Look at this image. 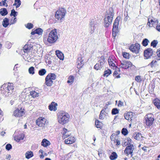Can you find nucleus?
<instances>
[{
  "label": "nucleus",
  "mask_w": 160,
  "mask_h": 160,
  "mask_svg": "<svg viewBox=\"0 0 160 160\" xmlns=\"http://www.w3.org/2000/svg\"><path fill=\"white\" fill-rule=\"evenodd\" d=\"M69 118V115L67 112H61L58 115V122L59 123L62 125L68 122Z\"/></svg>",
  "instance_id": "nucleus-1"
},
{
  "label": "nucleus",
  "mask_w": 160,
  "mask_h": 160,
  "mask_svg": "<svg viewBox=\"0 0 160 160\" xmlns=\"http://www.w3.org/2000/svg\"><path fill=\"white\" fill-rule=\"evenodd\" d=\"M56 31V29H55L50 32L47 39L48 42L53 44L56 42L58 38Z\"/></svg>",
  "instance_id": "nucleus-2"
},
{
  "label": "nucleus",
  "mask_w": 160,
  "mask_h": 160,
  "mask_svg": "<svg viewBox=\"0 0 160 160\" xmlns=\"http://www.w3.org/2000/svg\"><path fill=\"white\" fill-rule=\"evenodd\" d=\"M120 18V17H118L114 22L112 29V35L113 37H115L118 32V26Z\"/></svg>",
  "instance_id": "nucleus-3"
},
{
  "label": "nucleus",
  "mask_w": 160,
  "mask_h": 160,
  "mask_svg": "<svg viewBox=\"0 0 160 160\" xmlns=\"http://www.w3.org/2000/svg\"><path fill=\"white\" fill-rule=\"evenodd\" d=\"M145 120L146 125L151 126L153 124L154 120L153 115L151 113L147 114L145 116Z\"/></svg>",
  "instance_id": "nucleus-4"
},
{
  "label": "nucleus",
  "mask_w": 160,
  "mask_h": 160,
  "mask_svg": "<svg viewBox=\"0 0 160 160\" xmlns=\"http://www.w3.org/2000/svg\"><path fill=\"white\" fill-rule=\"evenodd\" d=\"M113 14L112 12L108 14L104 18V25L105 27H108L112 22Z\"/></svg>",
  "instance_id": "nucleus-5"
},
{
  "label": "nucleus",
  "mask_w": 160,
  "mask_h": 160,
  "mask_svg": "<svg viewBox=\"0 0 160 160\" xmlns=\"http://www.w3.org/2000/svg\"><path fill=\"white\" fill-rule=\"evenodd\" d=\"M36 124L40 127H44L48 125V121L47 120L42 117L38 118L36 120Z\"/></svg>",
  "instance_id": "nucleus-6"
},
{
  "label": "nucleus",
  "mask_w": 160,
  "mask_h": 160,
  "mask_svg": "<svg viewBox=\"0 0 160 160\" xmlns=\"http://www.w3.org/2000/svg\"><path fill=\"white\" fill-rule=\"evenodd\" d=\"M66 11L63 8H61L58 10L56 12L55 17L58 20L64 18L66 13Z\"/></svg>",
  "instance_id": "nucleus-7"
},
{
  "label": "nucleus",
  "mask_w": 160,
  "mask_h": 160,
  "mask_svg": "<svg viewBox=\"0 0 160 160\" xmlns=\"http://www.w3.org/2000/svg\"><path fill=\"white\" fill-rule=\"evenodd\" d=\"M135 114L132 112H128L124 114L125 118L129 122H132L135 118Z\"/></svg>",
  "instance_id": "nucleus-8"
},
{
  "label": "nucleus",
  "mask_w": 160,
  "mask_h": 160,
  "mask_svg": "<svg viewBox=\"0 0 160 160\" xmlns=\"http://www.w3.org/2000/svg\"><path fill=\"white\" fill-rule=\"evenodd\" d=\"M121 63L120 67L123 69L128 68L132 64L131 62L128 60L122 61L121 62Z\"/></svg>",
  "instance_id": "nucleus-9"
},
{
  "label": "nucleus",
  "mask_w": 160,
  "mask_h": 160,
  "mask_svg": "<svg viewBox=\"0 0 160 160\" xmlns=\"http://www.w3.org/2000/svg\"><path fill=\"white\" fill-rule=\"evenodd\" d=\"M140 49V45L138 43L132 45L129 48V49L131 51L136 53H138Z\"/></svg>",
  "instance_id": "nucleus-10"
},
{
  "label": "nucleus",
  "mask_w": 160,
  "mask_h": 160,
  "mask_svg": "<svg viewBox=\"0 0 160 160\" xmlns=\"http://www.w3.org/2000/svg\"><path fill=\"white\" fill-rule=\"evenodd\" d=\"M110 138L111 141H113L114 143H115L116 146H118L120 144V141L118 139V137L116 135L115 133H112Z\"/></svg>",
  "instance_id": "nucleus-11"
},
{
  "label": "nucleus",
  "mask_w": 160,
  "mask_h": 160,
  "mask_svg": "<svg viewBox=\"0 0 160 160\" xmlns=\"http://www.w3.org/2000/svg\"><path fill=\"white\" fill-rule=\"evenodd\" d=\"M115 59V57L112 56L109 57L108 59V63L110 66L113 69L116 68L117 67L115 64L116 61Z\"/></svg>",
  "instance_id": "nucleus-12"
},
{
  "label": "nucleus",
  "mask_w": 160,
  "mask_h": 160,
  "mask_svg": "<svg viewBox=\"0 0 160 160\" xmlns=\"http://www.w3.org/2000/svg\"><path fill=\"white\" fill-rule=\"evenodd\" d=\"M13 84L12 83H8L7 87L5 90L6 92L7 93L8 96L12 94L13 92Z\"/></svg>",
  "instance_id": "nucleus-13"
},
{
  "label": "nucleus",
  "mask_w": 160,
  "mask_h": 160,
  "mask_svg": "<svg viewBox=\"0 0 160 160\" xmlns=\"http://www.w3.org/2000/svg\"><path fill=\"white\" fill-rule=\"evenodd\" d=\"M133 151V148L132 146H127L124 150V153L127 156L129 155H131L132 157V153Z\"/></svg>",
  "instance_id": "nucleus-14"
},
{
  "label": "nucleus",
  "mask_w": 160,
  "mask_h": 160,
  "mask_svg": "<svg viewBox=\"0 0 160 160\" xmlns=\"http://www.w3.org/2000/svg\"><path fill=\"white\" fill-rule=\"evenodd\" d=\"M153 54V51L152 49L148 48L145 50L144 51V56L146 59L149 58Z\"/></svg>",
  "instance_id": "nucleus-15"
},
{
  "label": "nucleus",
  "mask_w": 160,
  "mask_h": 160,
  "mask_svg": "<svg viewBox=\"0 0 160 160\" xmlns=\"http://www.w3.org/2000/svg\"><path fill=\"white\" fill-rule=\"evenodd\" d=\"M158 22L157 19L154 18L153 19H148V22L147 25L150 27H154V26H157L158 23Z\"/></svg>",
  "instance_id": "nucleus-16"
},
{
  "label": "nucleus",
  "mask_w": 160,
  "mask_h": 160,
  "mask_svg": "<svg viewBox=\"0 0 160 160\" xmlns=\"http://www.w3.org/2000/svg\"><path fill=\"white\" fill-rule=\"evenodd\" d=\"M24 113L23 110L22 108L20 110L17 108L14 111L13 115L16 117H20L22 116Z\"/></svg>",
  "instance_id": "nucleus-17"
},
{
  "label": "nucleus",
  "mask_w": 160,
  "mask_h": 160,
  "mask_svg": "<svg viewBox=\"0 0 160 160\" xmlns=\"http://www.w3.org/2000/svg\"><path fill=\"white\" fill-rule=\"evenodd\" d=\"M134 138L137 140H140L143 138L142 134L139 132H136L133 135Z\"/></svg>",
  "instance_id": "nucleus-18"
},
{
  "label": "nucleus",
  "mask_w": 160,
  "mask_h": 160,
  "mask_svg": "<svg viewBox=\"0 0 160 160\" xmlns=\"http://www.w3.org/2000/svg\"><path fill=\"white\" fill-rule=\"evenodd\" d=\"M56 78V76L54 73H49L46 77L45 80H54Z\"/></svg>",
  "instance_id": "nucleus-19"
},
{
  "label": "nucleus",
  "mask_w": 160,
  "mask_h": 160,
  "mask_svg": "<svg viewBox=\"0 0 160 160\" xmlns=\"http://www.w3.org/2000/svg\"><path fill=\"white\" fill-rule=\"evenodd\" d=\"M75 138L74 137H72L69 138L68 139H66L64 142L65 144H70L74 143L75 142Z\"/></svg>",
  "instance_id": "nucleus-20"
},
{
  "label": "nucleus",
  "mask_w": 160,
  "mask_h": 160,
  "mask_svg": "<svg viewBox=\"0 0 160 160\" xmlns=\"http://www.w3.org/2000/svg\"><path fill=\"white\" fill-rule=\"evenodd\" d=\"M71 133H70L69 131H68L67 129L66 128H63V132L62 134V138L65 139L69 136Z\"/></svg>",
  "instance_id": "nucleus-21"
},
{
  "label": "nucleus",
  "mask_w": 160,
  "mask_h": 160,
  "mask_svg": "<svg viewBox=\"0 0 160 160\" xmlns=\"http://www.w3.org/2000/svg\"><path fill=\"white\" fill-rule=\"evenodd\" d=\"M154 105L158 109H160V100L158 98H155L153 100Z\"/></svg>",
  "instance_id": "nucleus-22"
},
{
  "label": "nucleus",
  "mask_w": 160,
  "mask_h": 160,
  "mask_svg": "<svg viewBox=\"0 0 160 160\" xmlns=\"http://www.w3.org/2000/svg\"><path fill=\"white\" fill-rule=\"evenodd\" d=\"M24 137V134H21L18 135L14 136V140L17 142H19L20 140L23 139Z\"/></svg>",
  "instance_id": "nucleus-23"
},
{
  "label": "nucleus",
  "mask_w": 160,
  "mask_h": 160,
  "mask_svg": "<svg viewBox=\"0 0 160 160\" xmlns=\"http://www.w3.org/2000/svg\"><path fill=\"white\" fill-rule=\"evenodd\" d=\"M98 63L100 64V67L102 68L103 67L104 64L105 62V59L104 56H102L98 58Z\"/></svg>",
  "instance_id": "nucleus-24"
},
{
  "label": "nucleus",
  "mask_w": 160,
  "mask_h": 160,
  "mask_svg": "<svg viewBox=\"0 0 160 160\" xmlns=\"http://www.w3.org/2000/svg\"><path fill=\"white\" fill-rule=\"evenodd\" d=\"M95 124L96 127L97 128H99L101 129L104 126V124L102 122H100L98 120H95Z\"/></svg>",
  "instance_id": "nucleus-25"
},
{
  "label": "nucleus",
  "mask_w": 160,
  "mask_h": 160,
  "mask_svg": "<svg viewBox=\"0 0 160 160\" xmlns=\"http://www.w3.org/2000/svg\"><path fill=\"white\" fill-rule=\"evenodd\" d=\"M57 104L55 102H52L50 105L49 106L48 108L50 111H56L57 110Z\"/></svg>",
  "instance_id": "nucleus-26"
},
{
  "label": "nucleus",
  "mask_w": 160,
  "mask_h": 160,
  "mask_svg": "<svg viewBox=\"0 0 160 160\" xmlns=\"http://www.w3.org/2000/svg\"><path fill=\"white\" fill-rule=\"evenodd\" d=\"M77 68H78L82 67L84 64L83 60L81 58H78L77 61Z\"/></svg>",
  "instance_id": "nucleus-27"
},
{
  "label": "nucleus",
  "mask_w": 160,
  "mask_h": 160,
  "mask_svg": "<svg viewBox=\"0 0 160 160\" xmlns=\"http://www.w3.org/2000/svg\"><path fill=\"white\" fill-rule=\"evenodd\" d=\"M50 144V142L46 139H43L41 142V145L44 147H46Z\"/></svg>",
  "instance_id": "nucleus-28"
},
{
  "label": "nucleus",
  "mask_w": 160,
  "mask_h": 160,
  "mask_svg": "<svg viewBox=\"0 0 160 160\" xmlns=\"http://www.w3.org/2000/svg\"><path fill=\"white\" fill-rule=\"evenodd\" d=\"M9 19L7 18H5L3 19L2 22V25L5 28L7 27L9 25Z\"/></svg>",
  "instance_id": "nucleus-29"
},
{
  "label": "nucleus",
  "mask_w": 160,
  "mask_h": 160,
  "mask_svg": "<svg viewBox=\"0 0 160 160\" xmlns=\"http://www.w3.org/2000/svg\"><path fill=\"white\" fill-rule=\"evenodd\" d=\"M25 157L27 159H29L33 156V153L32 151H28L25 154Z\"/></svg>",
  "instance_id": "nucleus-30"
},
{
  "label": "nucleus",
  "mask_w": 160,
  "mask_h": 160,
  "mask_svg": "<svg viewBox=\"0 0 160 160\" xmlns=\"http://www.w3.org/2000/svg\"><path fill=\"white\" fill-rule=\"evenodd\" d=\"M105 111L104 109H102L100 112L99 115V118L100 119L102 120L104 119V117L105 116Z\"/></svg>",
  "instance_id": "nucleus-31"
},
{
  "label": "nucleus",
  "mask_w": 160,
  "mask_h": 160,
  "mask_svg": "<svg viewBox=\"0 0 160 160\" xmlns=\"http://www.w3.org/2000/svg\"><path fill=\"white\" fill-rule=\"evenodd\" d=\"M118 157L116 153L115 152H113L110 156V159L111 160H114L116 159Z\"/></svg>",
  "instance_id": "nucleus-32"
},
{
  "label": "nucleus",
  "mask_w": 160,
  "mask_h": 160,
  "mask_svg": "<svg viewBox=\"0 0 160 160\" xmlns=\"http://www.w3.org/2000/svg\"><path fill=\"white\" fill-rule=\"evenodd\" d=\"M8 12L5 8H2L0 9V13L2 16H5L8 14Z\"/></svg>",
  "instance_id": "nucleus-33"
},
{
  "label": "nucleus",
  "mask_w": 160,
  "mask_h": 160,
  "mask_svg": "<svg viewBox=\"0 0 160 160\" xmlns=\"http://www.w3.org/2000/svg\"><path fill=\"white\" fill-rule=\"evenodd\" d=\"M156 58L152 60L151 62L148 65L149 66H150L151 67L153 68L155 67L156 65L157 64V61L156 60Z\"/></svg>",
  "instance_id": "nucleus-34"
},
{
  "label": "nucleus",
  "mask_w": 160,
  "mask_h": 160,
  "mask_svg": "<svg viewBox=\"0 0 160 160\" xmlns=\"http://www.w3.org/2000/svg\"><path fill=\"white\" fill-rule=\"evenodd\" d=\"M30 95L33 98L38 97L39 95V93L36 92L35 91H32L30 92Z\"/></svg>",
  "instance_id": "nucleus-35"
},
{
  "label": "nucleus",
  "mask_w": 160,
  "mask_h": 160,
  "mask_svg": "<svg viewBox=\"0 0 160 160\" xmlns=\"http://www.w3.org/2000/svg\"><path fill=\"white\" fill-rule=\"evenodd\" d=\"M30 47H28V45H26L23 47V50L24 53H28L30 52Z\"/></svg>",
  "instance_id": "nucleus-36"
},
{
  "label": "nucleus",
  "mask_w": 160,
  "mask_h": 160,
  "mask_svg": "<svg viewBox=\"0 0 160 160\" xmlns=\"http://www.w3.org/2000/svg\"><path fill=\"white\" fill-rule=\"evenodd\" d=\"M57 54V56L61 59L63 60L64 58L63 53L61 52H59L58 51H56V52Z\"/></svg>",
  "instance_id": "nucleus-37"
},
{
  "label": "nucleus",
  "mask_w": 160,
  "mask_h": 160,
  "mask_svg": "<svg viewBox=\"0 0 160 160\" xmlns=\"http://www.w3.org/2000/svg\"><path fill=\"white\" fill-rule=\"evenodd\" d=\"M154 87L152 85H150L149 86V92L151 94H152L154 93Z\"/></svg>",
  "instance_id": "nucleus-38"
},
{
  "label": "nucleus",
  "mask_w": 160,
  "mask_h": 160,
  "mask_svg": "<svg viewBox=\"0 0 160 160\" xmlns=\"http://www.w3.org/2000/svg\"><path fill=\"white\" fill-rule=\"evenodd\" d=\"M121 133L122 135L126 136L128 133V132L126 128H123L122 130Z\"/></svg>",
  "instance_id": "nucleus-39"
},
{
  "label": "nucleus",
  "mask_w": 160,
  "mask_h": 160,
  "mask_svg": "<svg viewBox=\"0 0 160 160\" xmlns=\"http://www.w3.org/2000/svg\"><path fill=\"white\" fill-rule=\"evenodd\" d=\"M21 4V1L20 0H15V3L13 4V6H16V8L19 7Z\"/></svg>",
  "instance_id": "nucleus-40"
},
{
  "label": "nucleus",
  "mask_w": 160,
  "mask_h": 160,
  "mask_svg": "<svg viewBox=\"0 0 160 160\" xmlns=\"http://www.w3.org/2000/svg\"><path fill=\"white\" fill-rule=\"evenodd\" d=\"M149 42V40L145 38L143 40L142 44L143 46L146 47L147 46Z\"/></svg>",
  "instance_id": "nucleus-41"
},
{
  "label": "nucleus",
  "mask_w": 160,
  "mask_h": 160,
  "mask_svg": "<svg viewBox=\"0 0 160 160\" xmlns=\"http://www.w3.org/2000/svg\"><path fill=\"white\" fill-rule=\"evenodd\" d=\"M46 72V70L44 69H42L38 72L39 74L41 76L44 75Z\"/></svg>",
  "instance_id": "nucleus-42"
},
{
  "label": "nucleus",
  "mask_w": 160,
  "mask_h": 160,
  "mask_svg": "<svg viewBox=\"0 0 160 160\" xmlns=\"http://www.w3.org/2000/svg\"><path fill=\"white\" fill-rule=\"evenodd\" d=\"M119 110L117 108L112 109V115H116L119 113Z\"/></svg>",
  "instance_id": "nucleus-43"
},
{
  "label": "nucleus",
  "mask_w": 160,
  "mask_h": 160,
  "mask_svg": "<svg viewBox=\"0 0 160 160\" xmlns=\"http://www.w3.org/2000/svg\"><path fill=\"white\" fill-rule=\"evenodd\" d=\"M111 73V71L109 69H108L107 70H106L104 71V76L108 77V76Z\"/></svg>",
  "instance_id": "nucleus-44"
},
{
  "label": "nucleus",
  "mask_w": 160,
  "mask_h": 160,
  "mask_svg": "<svg viewBox=\"0 0 160 160\" xmlns=\"http://www.w3.org/2000/svg\"><path fill=\"white\" fill-rule=\"evenodd\" d=\"M36 34L39 35H41L42 33L43 30L40 28H38L35 30Z\"/></svg>",
  "instance_id": "nucleus-45"
},
{
  "label": "nucleus",
  "mask_w": 160,
  "mask_h": 160,
  "mask_svg": "<svg viewBox=\"0 0 160 160\" xmlns=\"http://www.w3.org/2000/svg\"><path fill=\"white\" fill-rule=\"evenodd\" d=\"M124 15L125 16V18H124V21H125L126 22L127 20L130 19V17L128 15V13L127 12H124Z\"/></svg>",
  "instance_id": "nucleus-46"
},
{
  "label": "nucleus",
  "mask_w": 160,
  "mask_h": 160,
  "mask_svg": "<svg viewBox=\"0 0 160 160\" xmlns=\"http://www.w3.org/2000/svg\"><path fill=\"white\" fill-rule=\"evenodd\" d=\"M18 14V12H16L14 9H12L11 11V13L10 14V16H13L14 17H15L17 16Z\"/></svg>",
  "instance_id": "nucleus-47"
},
{
  "label": "nucleus",
  "mask_w": 160,
  "mask_h": 160,
  "mask_svg": "<svg viewBox=\"0 0 160 160\" xmlns=\"http://www.w3.org/2000/svg\"><path fill=\"white\" fill-rule=\"evenodd\" d=\"M158 42L157 40H154L152 42L151 45V46H153V48H155L158 44Z\"/></svg>",
  "instance_id": "nucleus-48"
},
{
  "label": "nucleus",
  "mask_w": 160,
  "mask_h": 160,
  "mask_svg": "<svg viewBox=\"0 0 160 160\" xmlns=\"http://www.w3.org/2000/svg\"><path fill=\"white\" fill-rule=\"evenodd\" d=\"M97 22L96 21H92L91 22V27H93V29H94V28L95 27V25L97 24Z\"/></svg>",
  "instance_id": "nucleus-49"
},
{
  "label": "nucleus",
  "mask_w": 160,
  "mask_h": 160,
  "mask_svg": "<svg viewBox=\"0 0 160 160\" xmlns=\"http://www.w3.org/2000/svg\"><path fill=\"white\" fill-rule=\"evenodd\" d=\"M34 68L33 67H31L28 69V72L30 74H33L34 73Z\"/></svg>",
  "instance_id": "nucleus-50"
},
{
  "label": "nucleus",
  "mask_w": 160,
  "mask_h": 160,
  "mask_svg": "<svg viewBox=\"0 0 160 160\" xmlns=\"http://www.w3.org/2000/svg\"><path fill=\"white\" fill-rule=\"evenodd\" d=\"M53 81H46V84L48 86H51L53 83Z\"/></svg>",
  "instance_id": "nucleus-51"
},
{
  "label": "nucleus",
  "mask_w": 160,
  "mask_h": 160,
  "mask_svg": "<svg viewBox=\"0 0 160 160\" xmlns=\"http://www.w3.org/2000/svg\"><path fill=\"white\" fill-rule=\"evenodd\" d=\"M33 25L31 23H28L26 27L27 28L29 29H30L33 28Z\"/></svg>",
  "instance_id": "nucleus-52"
},
{
  "label": "nucleus",
  "mask_w": 160,
  "mask_h": 160,
  "mask_svg": "<svg viewBox=\"0 0 160 160\" xmlns=\"http://www.w3.org/2000/svg\"><path fill=\"white\" fill-rule=\"evenodd\" d=\"M100 64L99 63H97L94 66V68L97 70H98L99 69H100L101 68H102L99 67H100Z\"/></svg>",
  "instance_id": "nucleus-53"
},
{
  "label": "nucleus",
  "mask_w": 160,
  "mask_h": 160,
  "mask_svg": "<svg viewBox=\"0 0 160 160\" xmlns=\"http://www.w3.org/2000/svg\"><path fill=\"white\" fill-rule=\"evenodd\" d=\"M12 148V145L10 144H7L6 146V149L8 151L11 149Z\"/></svg>",
  "instance_id": "nucleus-54"
},
{
  "label": "nucleus",
  "mask_w": 160,
  "mask_h": 160,
  "mask_svg": "<svg viewBox=\"0 0 160 160\" xmlns=\"http://www.w3.org/2000/svg\"><path fill=\"white\" fill-rule=\"evenodd\" d=\"M123 56L126 58H128L129 57V54L127 52H124L123 53Z\"/></svg>",
  "instance_id": "nucleus-55"
},
{
  "label": "nucleus",
  "mask_w": 160,
  "mask_h": 160,
  "mask_svg": "<svg viewBox=\"0 0 160 160\" xmlns=\"http://www.w3.org/2000/svg\"><path fill=\"white\" fill-rule=\"evenodd\" d=\"M118 107H121L123 106V102H122L120 100H119L118 102V103L117 105Z\"/></svg>",
  "instance_id": "nucleus-56"
},
{
  "label": "nucleus",
  "mask_w": 160,
  "mask_h": 160,
  "mask_svg": "<svg viewBox=\"0 0 160 160\" xmlns=\"http://www.w3.org/2000/svg\"><path fill=\"white\" fill-rule=\"evenodd\" d=\"M158 58H160V50H157L156 52ZM157 60H160V58L159 59H157Z\"/></svg>",
  "instance_id": "nucleus-57"
},
{
  "label": "nucleus",
  "mask_w": 160,
  "mask_h": 160,
  "mask_svg": "<svg viewBox=\"0 0 160 160\" xmlns=\"http://www.w3.org/2000/svg\"><path fill=\"white\" fill-rule=\"evenodd\" d=\"M114 76L115 77H116L117 78H120V75H117V72L115 71L113 73Z\"/></svg>",
  "instance_id": "nucleus-58"
},
{
  "label": "nucleus",
  "mask_w": 160,
  "mask_h": 160,
  "mask_svg": "<svg viewBox=\"0 0 160 160\" xmlns=\"http://www.w3.org/2000/svg\"><path fill=\"white\" fill-rule=\"evenodd\" d=\"M74 79V77L73 76H70L68 78V80H73Z\"/></svg>",
  "instance_id": "nucleus-59"
},
{
  "label": "nucleus",
  "mask_w": 160,
  "mask_h": 160,
  "mask_svg": "<svg viewBox=\"0 0 160 160\" xmlns=\"http://www.w3.org/2000/svg\"><path fill=\"white\" fill-rule=\"evenodd\" d=\"M156 29L159 32H160V24H158L156 26Z\"/></svg>",
  "instance_id": "nucleus-60"
},
{
  "label": "nucleus",
  "mask_w": 160,
  "mask_h": 160,
  "mask_svg": "<svg viewBox=\"0 0 160 160\" xmlns=\"http://www.w3.org/2000/svg\"><path fill=\"white\" fill-rule=\"evenodd\" d=\"M141 77L139 76H136L135 78V80H141Z\"/></svg>",
  "instance_id": "nucleus-61"
},
{
  "label": "nucleus",
  "mask_w": 160,
  "mask_h": 160,
  "mask_svg": "<svg viewBox=\"0 0 160 160\" xmlns=\"http://www.w3.org/2000/svg\"><path fill=\"white\" fill-rule=\"evenodd\" d=\"M148 148L147 147H144L142 148V149L144 151L147 152V148Z\"/></svg>",
  "instance_id": "nucleus-62"
},
{
  "label": "nucleus",
  "mask_w": 160,
  "mask_h": 160,
  "mask_svg": "<svg viewBox=\"0 0 160 160\" xmlns=\"http://www.w3.org/2000/svg\"><path fill=\"white\" fill-rule=\"evenodd\" d=\"M116 135H117V136H118V135H119L120 133V132L119 130H118V131H116Z\"/></svg>",
  "instance_id": "nucleus-63"
},
{
  "label": "nucleus",
  "mask_w": 160,
  "mask_h": 160,
  "mask_svg": "<svg viewBox=\"0 0 160 160\" xmlns=\"http://www.w3.org/2000/svg\"><path fill=\"white\" fill-rule=\"evenodd\" d=\"M73 81H68L67 83L71 85L73 83Z\"/></svg>",
  "instance_id": "nucleus-64"
}]
</instances>
